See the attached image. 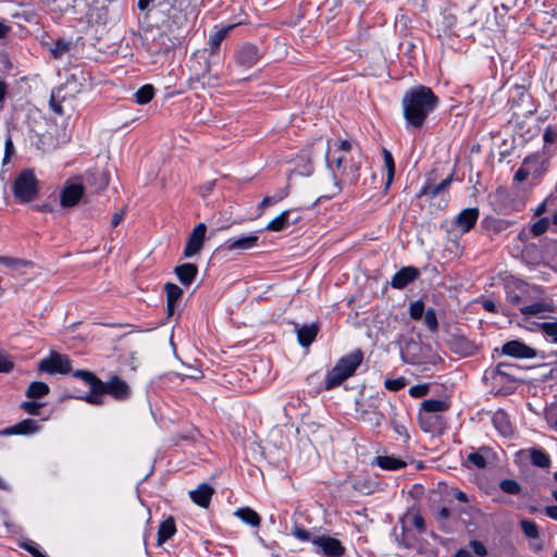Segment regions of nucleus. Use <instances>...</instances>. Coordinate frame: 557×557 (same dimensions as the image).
<instances>
[{
    "instance_id": "09e8293b",
    "label": "nucleus",
    "mask_w": 557,
    "mask_h": 557,
    "mask_svg": "<svg viewBox=\"0 0 557 557\" xmlns=\"http://www.w3.org/2000/svg\"><path fill=\"white\" fill-rule=\"evenodd\" d=\"M70 44L63 40H58L55 46L51 49V53L54 58H61L64 53L69 52Z\"/></svg>"
},
{
    "instance_id": "f8f14e48",
    "label": "nucleus",
    "mask_w": 557,
    "mask_h": 557,
    "mask_svg": "<svg viewBox=\"0 0 557 557\" xmlns=\"http://www.w3.org/2000/svg\"><path fill=\"white\" fill-rule=\"evenodd\" d=\"M448 346L453 352L463 357L474 355L478 350V346L462 335L453 336Z\"/></svg>"
},
{
    "instance_id": "680f3d73",
    "label": "nucleus",
    "mask_w": 557,
    "mask_h": 557,
    "mask_svg": "<svg viewBox=\"0 0 557 557\" xmlns=\"http://www.w3.org/2000/svg\"><path fill=\"white\" fill-rule=\"evenodd\" d=\"M294 535L300 541L310 540V532L301 528H296L294 531Z\"/></svg>"
},
{
    "instance_id": "393cba45",
    "label": "nucleus",
    "mask_w": 557,
    "mask_h": 557,
    "mask_svg": "<svg viewBox=\"0 0 557 557\" xmlns=\"http://www.w3.org/2000/svg\"><path fill=\"white\" fill-rule=\"evenodd\" d=\"M492 420L493 424L500 432V434L504 436H509L512 434L511 423L509 421L508 414L505 411H496Z\"/></svg>"
},
{
    "instance_id": "7ed1b4c3",
    "label": "nucleus",
    "mask_w": 557,
    "mask_h": 557,
    "mask_svg": "<svg viewBox=\"0 0 557 557\" xmlns=\"http://www.w3.org/2000/svg\"><path fill=\"white\" fill-rule=\"evenodd\" d=\"M363 360V354L360 349H356L350 354L342 357L335 367L327 372L325 379V388L332 389L341 385L348 377L354 375L357 368Z\"/></svg>"
},
{
    "instance_id": "bb28decb",
    "label": "nucleus",
    "mask_w": 557,
    "mask_h": 557,
    "mask_svg": "<svg viewBox=\"0 0 557 557\" xmlns=\"http://www.w3.org/2000/svg\"><path fill=\"white\" fill-rule=\"evenodd\" d=\"M449 408V404L442 399H426L421 404V412L429 414L444 412Z\"/></svg>"
},
{
    "instance_id": "f03ea898",
    "label": "nucleus",
    "mask_w": 557,
    "mask_h": 557,
    "mask_svg": "<svg viewBox=\"0 0 557 557\" xmlns=\"http://www.w3.org/2000/svg\"><path fill=\"white\" fill-rule=\"evenodd\" d=\"M437 102L438 99L431 88L424 86L413 88L404 96V116L410 125L421 127Z\"/></svg>"
},
{
    "instance_id": "58836bf2",
    "label": "nucleus",
    "mask_w": 557,
    "mask_h": 557,
    "mask_svg": "<svg viewBox=\"0 0 557 557\" xmlns=\"http://www.w3.org/2000/svg\"><path fill=\"white\" fill-rule=\"evenodd\" d=\"M520 527H521L523 534L527 537H529V539H537L539 537V529H537V525L535 524V522L528 520V519H522L520 521Z\"/></svg>"
},
{
    "instance_id": "ea45409f",
    "label": "nucleus",
    "mask_w": 557,
    "mask_h": 557,
    "mask_svg": "<svg viewBox=\"0 0 557 557\" xmlns=\"http://www.w3.org/2000/svg\"><path fill=\"white\" fill-rule=\"evenodd\" d=\"M500 490L510 495H518L521 492L519 483L511 479L502 480L499 483Z\"/></svg>"
},
{
    "instance_id": "5fc2aeb1",
    "label": "nucleus",
    "mask_w": 557,
    "mask_h": 557,
    "mask_svg": "<svg viewBox=\"0 0 557 557\" xmlns=\"http://www.w3.org/2000/svg\"><path fill=\"white\" fill-rule=\"evenodd\" d=\"M449 517H450V510L447 507H442L437 510L435 518L443 530L446 529L445 524H446V521L449 519Z\"/></svg>"
},
{
    "instance_id": "2f4dec72",
    "label": "nucleus",
    "mask_w": 557,
    "mask_h": 557,
    "mask_svg": "<svg viewBox=\"0 0 557 557\" xmlns=\"http://www.w3.org/2000/svg\"><path fill=\"white\" fill-rule=\"evenodd\" d=\"M103 382L100 381V386L97 384L90 385V392L83 397L85 401L91 405H101L104 398Z\"/></svg>"
},
{
    "instance_id": "a211bd4d",
    "label": "nucleus",
    "mask_w": 557,
    "mask_h": 557,
    "mask_svg": "<svg viewBox=\"0 0 557 557\" xmlns=\"http://www.w3.org/2000/svg\"><path fill=\"white\" fill-rule=\"evenodd\" d=\"M84 195V187L81 184H71L66 186L61 193V206L64 208H72L78 203Z\"/></svg>"
},
{
    "instance_id": "39448f33",
    "label": "nucleus",
    "mask_w": 557,
    "mask_h": 557,
    "mask_svg": "<svg viewBox=\"0 0 557 557\" xmlns=\"http://www.w3.org/2000/svg\"><path fill=\"white\" fill-rule=\"evenodd\" d=\"M39 370L53 374V373H69L72 370L71 361L66 356L58 352H52L48 358L40 360Z\"/></svg>"
},
{
    "instance_id": "20e7f679",
    "label": "nucleus",
    "mask_w": 557,
    "mask_h": 557,
    "mask_svg": "<svg viewBox=\"0 0 557 557\" xmlns=\"http://www.w3.org/2000/svg\"><path fill=\"white\" fill-rule=\"evenodd\" d=\"M14 197L21 202L34 200L38 194V181L29 169L22 171L14 180Z\"/></svg>"
},
{
    "instance_id": "dca6fc26",
    "label": "nucleus",
    "mask_w": 557,
    "mask_h": 557,
    "mask_svg": "<svg viewBox=\"0 0 557 557\" xmlns=\"http://www.w3.org/2000/svg\"><path fill=\"white\" fill-rule=\"evenodd\" d=\"M258 239L256 234L243 235L238 238L227 239L222 247L228 251L248 250L257 246Z\"/></svg>"
},
{
    "instance_id": "9d476101",
    "label": "nucleus",
    "mask_w": 557,
    "mask_h": 557,
    "mask_svg": "<svg viewBox=\"0 0 557 557\" xmlns=\"http://www.w3.org/2000/svg\"><path fill=\"white\" fill-rule=\"evenodd\" d=\"M312 543L330 557H341L345 549L341 542L330 536H317Z\"/></svg>"
},
{
    "instance_id": "f704fd0d",
    "label": "nucleus",
    "mask_w": 557,
    "mask_h": 557,
    "mask_svg": "<svg viewBox=\"0 0 557 557\" xmlns=\"http://www.w3.org/2000/svg\"><path fill=\"white\" fill-rule=\"evenodd\" d=\"M530 458L532 463L540 468H548L550 465L549 456L542 449L531 448Z\"/></svg>"
},
{
    "instance_id": "0e129e2a",
    "label": "nucleus",
    "mask_w": 557,
    "mask_h": 557,
    "mask_svg": "<svg viewBox=\"0 0 557 557\" xmlns=\"http://www.w3.org/2000/svg\"><path fill=\"white\" fill-rule=\"evenodd\" d=\"M529 176V172L527 170H524L523 168H520L516 173H515V181L521 183L523 181L527 180V177Z\"/></svg>"
},
{
    "instance_id": "a878e982",
    "label": "nucleus",
    "mask_w": 557,
    "mask_h": 557,
    "mask_svg": "<svg viewBox=\"0 0 557 557\" xmlns=\"http://www.w3.org/2000/svg\"><path fill=\"white\" fill-rule=\"evenodd\" d=\"M175 532L176 527L173 518H168L166 520L162 521L158 530V545H162L164 542L171 539Z\"/></svg>"
},
{
    "instance_id": "423d86ee",
    "label": "nucleus",
    "mask_w": 557,
    "mask_h": 557,
    "mask_svg": "<svg viewBox=\"0 0 557 557\" xmlns=\"http://www.w3.org/2000/svg\"><path fill=\"white\" fill-rule=\"evenodd\" d=\"M541 294L536 295V298H533L535 301L529 305L521 306L519 308L521 314L524 318L537 317L545 318L546 313L554 312L555 307L550 300H545L540 298Z\"/></svg>"
},
{
    "instance_id": "a19ab883",
    "label": "nucleus",
    "mask_w": 557,
    "mask_h": 557,
    "mask_svg": "<svg viewBox=\"0 0 557 557\" xmlns=\"http://www.w3.org/2000/svg\"><path fill=\"white\" fill-rule=\"evenodd\" d=\"M482 450H486V448L483 447L480 449V451L470 453L467 457L468 462H470L478 469H484L486 467V459L481 454Z\"/></svg>"
},
{
    "instance_id": "de8ad7c7",
    "label": "nucleus",
    "mask_w": 557,
    "mask_h": 557,
    "mask_svg": "<svg viewBox=\"0 0 557 557\" xmlns=\"http://www.w3.org/2000/svg\"><path fill=\"white\" fill-rule=\"evenodd\" d=\"M540 327L547 336L552 337L553 342L557 343V321L541 323Z\"/></svg>"
},
{
    "instance_id": "c9c22d12",
    "label": "nucleus",
    "mask_w": 557,
    "mask_h": 557,
    "mask_svg": "<svg viewBox=\"0 0 557 557\" xmlns=\"http://www.w3.org/2000/svg\"><path fill=\"white\" fill-rule=\"evenodd\" d=\"M135 100L138 104L150 102L154 96V88L151 85H144L135 92Z\"/></svg>"
},
{
    "instance_id": "4468645a",
    "label": "nucleus",
    "mask_w": 557,
    "mask_h": 557,
    "mask_svg": "<svg viewBox=\"0 0 557 557\" xmlns=\"http://www.w3.org/2000/svg\"><path fill=\"white\" fill-rule=\"evenodd\" d=\"M39 424L36 420L33 419H24L18 423L5 428L0 432L2 435H28L34 434L39 431Z\"/></svg>"
},
{
    "instance_id": "bf43d9fd",
    "label": "nucleus",
    "mask_w": 557,
    "mask_h": 557,
    "mask_svg": "<svg viewBox=\"0 0 557 557\" xmlns=\"http://www.w3.org/2000/svg\"><path fill=\"white\" fill-rule=\"evenodd\" d=\"M411 522H412V525L419 531V532H424L425 531V523H424V519L423 517L420 515V513H413L411 516Z\"/></svg>"
},
{
    "instance_id": "a18cd8bd",
    "label": "nucleus",
    "mask_w": 557,
    "mask_h": 557,
    "mask_svg": "<svg viewBox=\"0 0 557 557\" xmlns=\"http://www.w3.org/2000/svg\"><path fill=\"white\" fill-rule=\"evenodd\" d=\"M74 376L82 379L84 382H86L89 386L97 384L100 386V379H98L94 373L86 371V370H77L74 373Z\"/></svg>"
},
{
    "instance_id": "72a5a7b5",
    "label": "nucleus",
    "mask_w": 557,
    "mask_h": 557,
    "mask_svg": "<svg viewBox=\"0 0 557 557\" xmlns=\"http://www.w3.org/2000/svg\"><path fill=\"white\" fill-rule=\"evenodd\" d=\"M232 28H234V25L221 28L210 36L208 45L210 46L211 53H215L218 51L222 40L227 36Z\"/></svg>"
},
{
    "instance_id": "f257e3e1",
    "label": "nucleus",
    "mask_w": 557,
    "mask_h": 557,
    "mask_svg": "<svg viewBox=\"0 0 557 557\" xmlns=\"http://www.w3.org/2000/svg\"><path fill=\"white\" fill-rule=\"evenodd\" d=\"M351 150V144L348 140H342L335 152L338 156L330 158L331 145L330 140L323 144L324 158L327 166L333 171L334 184L330 193L318 197L310 206L301 205L299 209H309L314 207L315 203L322 199H331L341 191V184L338 176L347 181L354 182L358 177L359 164L352 160L348 161L347 153Z\"/></svg>"
},
{
    "instance_id": "7c9ffc66",
    "label": "nucleus",
    "mask_w": 557,
    "mask_h": 557,
    "mask_svg": "<svg viewBox=\"0 0 557 557\" xmlns=\"http://www.w3.org/2000/svg\"><path fill=\"white\" fill-rule=\"evenodd\" d=\"M50 392L49 386L44 382H32L26 389V397L29 399L41 398Z\"/></svg>"
},
{
    "instance_id": "5701e85b",
    "label": "nucleus",
    "mask_w": 557,
    "mask_h": 557,
    "mask_svg": "<svg viewBox=\"0 0 557 557\" xmlns=\"http://www.w3.org/2000/svg\"><path fill=\"white\" fill-rule=\"evenodd\" d=\"M88 185L95 187V190H102L109 185V176L104 171H90L85 175Z\"/></svg>"
},
{
    "instance_id": "b1692460",
    "label": "nucleus",
    "mask_w": 557,
    "mask_h": 557,
    "mask_svg": "<svg viewBox=\"0 0 557 557\" xmlns=\"http://www.w3.org/2000/svg\"><path fill=\"white\" fill-rule=\"evenodd\" d=\"M373 463L377 465L383 470L395 471L406 467V462L400 458L393 456H377Z\"/></svg>"
},
{
    "instance_id": "6e6552de",
    "label": "nucleus",
    "mask_w": 557,
    "mask_h": 557,
    "mask_svg": "<svg viewBox=\"0 0 557 557\" xmlns=\"http://www.w3.org/2000/svg\"><path fill=\"white\" fill-rule=\"evenodd\" d=\"M502 352L518 359H531L536 357V351L532 347L523 344L520 341H509L502 347Z\"/></svg>"
},
{
    "instance_id": "2eb2a0df",
    "label": "nucleus",
    "mask_w": 557,
    "mask_h": 557,
    "mask_svg": "<svg viewBox=\"0 0 557 557\" xmlns=\"http://www.w3.org/2000/svg\"><path fill=\"white\" fill-rule=\"evenodd\" d=\"M419 276V270L414 267H404L392 277L391 285L396 289L405 288Z\"/></svg>"
},
{
    "instance_id": "4be33fe9",
    "label": "nucleus",
    "mask_w": 557,
    "mask_h": 557,
    "mask_svg": "<svg viewBox=\"0 0 557 557\" xmlns=\"http://www.w3.org/2000/svg\"><path fill=\"white\" fill-rule=\"evenodd\" d=\"M174 273L183 285L189 286L198 274V268L194 263H184L176 267Z\"/></svg>"
},
{
    "instance_id": "1a4fd4ad",
    "label": "nucleus",
    "mask_w": 557,
    "mask_h": 557,
    "mask_svg": "<svg viewBox=\"0 0 557 557\" xmlns=\"http://www.w3.org/2000/svg\"><path fill=\"white\" fill-rule=\"evenodd\" d=\"M520 293L508 292L507 300L513 306H518L522 302L532 301L536 298L537 294H542V289L536 286H529L527 284H520L518 286Z\"/></svg>"
},
{
    "instance_id": "4d7b16f0",
    "label": "nucleus",
    "mask_w": 557,
    "mask_h": 557,
    "mask_svg": "<svg viewBox=\"0 0 557 557\" xmlns=\"http://www.w3.org/2000/svg\"><path fill=\"white\" fill-rule=\"evenodd\" d=\"M543 139L546 146L555 144L557 141V131L552 126H547L544 129Z\"/></svg>"
},
{
    "instance_id": "e433bc0d",
    "label": "nucleus",
    "mask_w": 557,
    "mask_h": 557,
    "mask_svg": "<svg viewBox=\"0 0 557 557\" xmlns=\"http://www.w3.org/2000/svg\"><path fill=\"white\" fill-rule=\"evenodd\" d=\"M164 292L166 294V302L170 304H177L183 296V289L174 283H166L164 285Z\"/></svg>"
},
{
    "instance_id": "412c9836",
    "label": "nucleus",
    "mask_w": 557,
    "mask_h": 557,
    "mask_svg": "<svg viewBox=\"0 0 557 557\" xmlns=\"http://www.w3.org/2000/svg\"><path fill=\"white\" fill-rule=\"evenodd\" d=\"M419 425L426 433H440L442 431V419L437 414H429L428 412H419Z\"/></svg>"
},
{
    "instance_id": "c756f323",
    "label": "nucleus",
    "mask_w": 557,
    "mask_h": 557,
    "mask_svg": "<svg viewBox=\"0 0 557 557\" xmlns=\"http://www.w3.org/2000/svg\"><path fill=\"white\" fill-rule=\"evenodd\" d=\"M235 516L251 527H259L261 521L260 516L249 507L237 509Z\"/></svg>"
},
{
    "instance_id": "e2e57ef3",
    "label": "nucleus",
    "mask_w": 557,
    "mask_h": 557,
    "mask_svg": "<svg viewBox=\"0 0 557 557\" xmlns=\"http://www.w3.org/2000/svg\"><path fill=\"white\" fill-rule=\"evenodd\" d=\"M544 511L547 517L557 521V505L546 506Z\"/></svg>"
},
{
    "instance_id": "3c124183",
    "label": "nucleus",
    "mask_w": 557,
    "mask_h": 557,
    "mask_svg": "<svg viewBox=\"0 0 557 557\" xmlns=\"http://www.w3.org/2000/svg\"><path fill=\"white\" fill-rule=\"evenodd\" d=\"M14 367L13 361L4 351H0V373H8Z\"/></svg>"
},
{
    "instance_id": "0eeeda50",
    "label": "nucleus",
    "mask_w": 557,
    "mask_h": 557,
    "mask_svg": "<svg viewBox=\"0 0 557 557\" xmlns=\"http://www.w3.org/2000/svg\"><path fill=\"white\" fill-rule=\"evenodd\" d=\"M206 232L207 226L203 223H199L194 227L184 249L185 258H190L201 250L206 237Z\"/></svg>"
},
{
    "instance_id": "49530a36",
    "label": "nucleus",
    "mask_w": 557,
    "mask_h": 557,
    "mask_svg": "<svg viewBox=\"0 0 557 557\" xmlns=\"http://www.w3.org/2000/svg\"><path fill=\"white\" fill-rule=\"evenodd\" d=\"M424 313V304L421 300H417L410 304L409 314L413 320H420Z\"/></svg>"
},
{
    "instance_id": "052dcab7",
    "label": "nucleus",
    "mask_w": 557,
    "mask_h": 557,
    "mask_svg": "<svg viewBox=\"0 0 557 557\" xmlns=\"http://www.w3.org/2000/svg\"><path fill=\"white\" fill-rule=\"evenodd\" d=\"M284 195L280 196L278 198L267 196L262 199V201L259 203L258 209L262 212L265 208L276 203L280 199H282Z\"/></svg>"
},
{
    "instance_id": "f3484780",
    "label": "nucleus",
    "mask_w": 557,
    "mask_h": 557,
    "mask_svg": "<svg viewBox=\"0 0 557 557\" xmlns=\"http://www.w3.org/2000/svg\"><path fill=\"white\" fill-rule=\"evenodd\" d=\"M479 214L480 212L478 208L463 209L456 216L455 224L461 231V233H467L476 224Z\"/></svg>"
},
{
    "instance_id": "aec40b11",
    "label": "nucleus",
    "mask_w": 557,
    "mask_h": 557,
    "mask_svg": "<svg viewBox=\"0 0 557 557\" xmlns=\"http://www.w3.org/2000/svg\"><path fill=\"white\" fill-rule=\"evenodd\" d=\"M214 493L212 486L207 483H202L197 486L196 490L189 492L191 500L202 508H207L210 504L211 497Z\"/></svg>"
},
{
    "instance_id": "c85d7f7f",
    "label": "nucleus",
    "mask_w": 557,
    "mask_h": 557,
    "mask_svg": "<svg viewBox=\"0 0 557 557\" xmlns=\"http://www.w3.org/2000/svg\"><path fill=\"white\" fill-rule=\"evenodd\" d=\"M451 180H453V175H449L448 177H446L445 180H443L440 184L437 185H434V186H431V185H426L424 186L418 197H422V196H431V197H435L437 195H440L441 193L445 191L448 186L450 185L451 183Z\"/></svg>"
},
{
    "instance_id": "864d4df0",
    "label": "nucleus",
    "mask_w": 557,
    "mask_h": 557,
    "mask_svg": "<svg viewBox=\"0 0 557 557\" xmlns=\"http://www.w3.org/2000/svg\"><path fill=\"white\" fill-rule=\"evenodd\" d=\"M429 393L428 384L413 385L409 388V395L414 398H420Z\"/></svg>"
},
{
    "instance_id": "603ef678",
    "label": "nucleus",
    "mask_w": 557,
    "mask_h": 557,
    "mask_svg": "<svg viewBox=\"0 0 557 557\" xmlns=\"http://www.w3.org/2000/svg\"><path fill=\"white\" fill-rule=\"evenodd\" d=\"M548 220L546 218L540 219L531 226V232L534 236H540L547 231Z\"/></svg>"
},
{
    "instance_id": "338daca9",
    "label": "nucleus",
    "mask_w": 557,
    "mask_h": 557,
    "mask_svg": "<svg viewBox=\"0 0 557 557\" xmlns=\"http://www.w3.org/2000/svg\"><path fill=\"white\" fill-rule=\"evenodd\" d=\"M24 548L29 552L34 557H47L38 548H36L33 545L26 544L24 545Z\"/></svg>"
},
{
    "instance_id": "9b49d317",
    "label": "nucleus",
    "mask_w": 557,
    "mask_h": 557,
    "mask_svg": "<svg viewBox=\"0 0 557 557\" xmlns=\"http://www.w3.org/2000/svg\"><path fill=\"white\" fill-rule=\"evenodd\" d=\"M360 414L366 423L374 428L380 426L385 419L383 412L379 410L377 398H371L367 408L361 409Z\"/></svg>"
},
{
    "instance_id": "13d9d810",
    "label": "nucleus",
    "mask_w": 557,
    "mask_h": 557,
    "mask_svg": "<svg viewBox=\"0 0 557 557\" xmlns=\"http://www.w3.org/2000/svg\"><path fill=\"white\" fill-rule=\"evenodd\" d=\"M470 548L478 555V556H486L487 549L485 545L479 541H471L469 543Z\"/></svg>"
},
{
    "instance_id": "37998d69",
    "label": "nucleus",
    "mask_w": 557,
    "mask_h": 557,
    "mask_svg": "<svg viewBox=\"0 0 557 557\" xmlns=\"http://www.w3.org/2000/svg\"><path fill=\"white\" fill-rule=\"evenodd\" d=\"M383 159H384L385 168L387 170V176H388L387 183L389 184L393 180L394 172H395L394 159H393L392 153L386 149H383Z\"/></svg>"
},
{
    "instance_id": "4c0bfd02",
    "label": "nucleus",
    "mask_w": 557,
    "mask_h": 557,
    "mask_svg": "<svg viewBox=\"0 0 557 557\" xmlns=\"http://www.w3.org/2000/svg\"><path fill=\"white\" fill-rule=\"evenodd\" d=\"M0 263L5 265V267H8V268L15 269V270L32 265V262H29L27 260L16 259V258H11V257H4V256L0 257Z\"/></svg>"
},
{
    "instance_id": "79ce46f5",
    "label": "nucleus",
    "mask_w": 557,
    "mask_h": 557,
    "mask_svg": "<svg viewBox=\"0 0 557 557\" xmlns=\"http://www.w3.org/2000/svg\"><path fill=\"white\" fill-rule=\"evenodd\" d=\"M424 324L432 332H436L438 329V322L436 318V312L434 309H428L424 314Z\"/></svg>"
},
{
    "instance_id": "c03bdc74",
    "label": "nucleus",
    "mask_w": 557,
    "mask_h": 557,
    "mask_svg": "<svg viewBox=\"0 0 557 557\" xmlns=\"http://www.w3.org/2000/svg\"><path fill=\"white\" fill-rule=\"evenodd\" d=\"M407 385V380L404 376L396 379H387L384 382V386L392 392H397Z\"/></svg>"
},
{
    "instance_id": "473e14b6",
    "label": "nucleus",
    "mask_w": 557,
    "mask_h": 557,
    "mask_svg": "<svg viewBox=\"0 0 557 557\" xmlns=\"http://www.w3.org/2000/svg\"><path fill=\"white\" fill-rule=\"evenodd\" d=\"M290 214V210H285L281 212L277 216L271 220L265 228L271 232H280L286 227L288 224V218Z\"/></svg>"
},
{
    "instance_id": "774afa93",
    "label": "nucleus",
    "mask_w": 557,
    "mask_h": 557,
    "mask_svg": "<svg viewBox=\"0 0 557 557\" xmlns=\"http://www.w3.org/2000/svg\"><path fill=\"white\" fill-rule=\"evenodd\" d=\"M547 419H548L549 422H552L554 424V426L557 428V407L556 408H552L547 412Z\"/></svg>"
},
{
    "instance_id": "cd10ccee",
    "label": "nucleus",
    "mask_w": 557,
    "mask_h": 557,
    "mask_svg": "<svg viewBox=\"0 0 557 557\" xmlns=\"http://www.w3.org/2000/svg\"><path fill=\"white\" fill-rule=\"evenodd\" d=\"M318 334L315 325H304L297 330L298 342L301 346H309Z\"/></svg>"
},
{
    "instance_id": "69168bd1",
    "label": "nucleus",
    "mask_w": 557,
    "mask_h": 557,
    "mask_svg": "<svg viewBox=\"0 0 557 557\" xmlns=\"http://www.w3.org/2000/svg\"><path fill=\"white\" fill-rule=\"evenodd\" d=\"M124 213H125V210H121L120 212H115L112 215V220H111L112 227H116L121 223V221L124 216Z\"/></svg>"
},
{
    "instance_id": "6ab92c4d",
    "label": "nucleus",
    "mask_w": 557,
    "mask_h": 557,
    "mask_svg": "<svg viewBox=\"0 0 557 557\" xmlns=\"http://www.w3.org/2000/svg\"><path fill=\"white\" fill-rule=\"evenodd\" d=\"M103 389L106 394L116 399H125L129 395L128 385L117 376H112L107 383L103 382Z\"/></svg>"
},
{
    "instance_id": "8fccbe9b",
    "label": "nucleus",
    "mask_w": 557,
    "mask_h": 557,
    "mask_svg": "<svg viewBox=\"0 0 557 557\" xmlns=\"http://www.w3.org/2000/svg\"><path fill=\"white\" fill-rule=\"evenodd\" d=\"M42 407V404L36 401H23L21 408L28 414L37 416Z\"/></svg>"
},
{
    "instance_id": "ddd939ff",
    "label": "nucleus",
    "mask_w": 557,
    "mask_h": 557,
    "mask_svg": "<svg viewBox=\"0 0 557 557\" xmlns=\"http://www.w3.org/2000/svg\"><path fill=\"white\" fill-rule=\"evenodd\" d=\"M235 58L239 65L251 67L258 62L260 54L256 46L246 44L236 51Z\"/></svg>"
},
{
    "instance_id": "6e6d98bb",
    "label": "nucleus",
    "mask_w": 557,
    "mask_h": 557,
    "mask_svg": "<svg viewBox=\"0 0 557 557\" xmlns=\"http://www.w3.org/2000/svg\"><path fill=\"white\" fill-rule=\"evenodd\" d=\"M512 368H513V364H511V363L500 362L494 369V373L496 375L511 377L512 375L509 370H511Z\"/></svg>"
}]
</instances>
